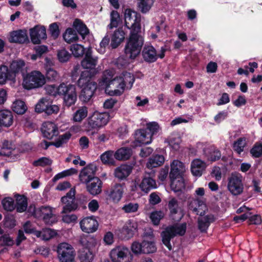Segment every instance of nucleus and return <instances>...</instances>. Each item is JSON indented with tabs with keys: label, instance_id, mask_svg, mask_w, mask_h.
I'll use <instances>...</instances> for the list:
<instances>
[{
	"label": "nucleus",
	"instance_id": "f257e3e1",
	"mask_svg": "<svg viewBox=\"0 0 262 262\" xmlns=\"http://www.w3.org/2000/svg\"><path fill=\"white\" fill-rule=\"evenodd\" d=\"M93 165H89L80 171V181L86 184V190L92 195H96L102 191V182L97 177L94 176Z\"/></svg>",
	"mask_w": 262,
	"mask_h": 262
},
{
	"label": "nucleus",
	"instance_id": "f03ea898",
	"mask_svg": "<svg viewBox=\"0 0 262 262\" xmlns=\"http://www.w3.org/2000/svg\"><path fill=\"white\" fill-rule=\"evenodd\" d=\"M144 39L138 33L130 32L124 49V56L127 59L135 60L140 54Z\"/></svg>",
	"mask_w": 262,
	"mask_h": 262
},
{
	"label": "nucleus",
	"instance_id": "7ed1b4c3",
	"mask_svg": "<svg viewBox=\"0 0 262 262\" xmlns=\"http://www.w3.org/2000/svg\"><path fill=\"white\" fill-rule=\"evenodd\" d=\"M23 77V87L28 90L41 88L46 83L45 76L38 71H33L27 73Z\"/></svg>",
	"mask_w": 262,
	"mask_h": 262
},
{
	"label": "nucleus",
	"instance_id": "20e7f679",
	"mask_svg": "<svg viewBox=\"0 0 262 262\" xmlns=\"http://www.w3.org/2000/svg\"><path fill=\"white\" fill-rule=\"evenodd\" d=\"M171 169L169 173V178L171 182V187L175 192H179L184 187V184L183 182L180 183V186L173 187L174 181L177 179H182L183 172L185 170L184 164L178 160H174L171 163Z\"/></svg>",
	"mask_w": 262,
	"mask_h": 262
},
{
	"label": "nucleus",
	"instance_id": "39448f33",
	"mask_svg": "<svg viewBox=\"0 0 262 262\" xmlns=\"http://www.w3.org/2000/svg\"><path fill=\"white\" fill-rule=\"evenodd\" d=\"M33 215L35 217L41 220L47 226H52L57 221L55 214L53 213L52 207L48 206L33 208Z\"/></svg>",
	"mask_w": 262,
	"mask_h": 262
},
{
	"label": "nucleus",
	"instance_id": "423d86ee",
	"mask_svg": "<svg viewBox=\"0 0 262 262\" xmlns=\"http://www.w3.org/2000/svg\"><path fill=\"white\" fill-rule=\"evenodd\" d=\"M125 27L131 29L130 32L138 33L141 30L140 14L130 9L125 10L124 13Z\"/></svg>",
	"mask_w": 262,
	"mask_h": 262
},
{
	"label": "nucleus",
	"instance_id": "0eeeda50",
	"mask_svg": "<svg viewBox=\"0 0 262 262\" xmlns=\"http://www.w3.org/2000/svg\"><path fill=\"white\" fill-rule=\"evenodd\" d=\"M75 189L71 188L66 195L61 197L60 201L64 204L61 212L67 213L77 210L80 204V201L75 198Z\"/></svg>",
	"mask_w": 262,
	"mask_h": 262
},
{
	"label": "nucleus",
	"instance_id": "6e6552de",
	"mask_svg": "<svg viewBox=\"0 0 262 262\" xmlns=\"http://www.w3.org/2000/svg\"><path fill=\"white\" fill-rule=\"evenodd\" d=\"M243 176L238 172H232L228 178L227 188L233 195H238L243 192Z\"/></svg>",
	"mask_w": 262,
	"mask_h": 262
},
{
	"label": "nucleus",
	"instance_id": "1a4fd4ad",
	"mask_svg": "<svg viewBox=\"0 0 262 262\" xmlns=\"http://www.w3.org/2000/svg\"><path fill=\"white\" fill-rule=\"evenodd\" d=\"M110 256L113 262H131L132 255L129 250L124 246H117L113 249Z\"/></svg>",
	"mask_w": 262,
	"mask_h": 262
},
{
	"label": "nucleus",
	"instance_id": "9d476101",
	"mask_svg": "<svg viewBox=\"0 0 262 262\" xmlns=\"http://www.w3.org/2000/svg\"><path fill=\"white\" fill-rule=\"evenodd\" d=\"M58 257L60 262H73L74 260L75 251L73 247L67 243L58 245L57 249Z\"/></svg>",
	"mask_w": 262,
	"mask_h": 262
},
{
	"label": "nucleus",
	"instance_id": "9b49d317",
	"mask_svg": "<svg viewBox=\"0 0 262 262\" xmlns=\"http://www.w3.org/2000/svg\"><path fill=\"white\" fill-rule=\"evenodd\" d=\"M64 93L60 96H63V105L70 107L74 105L77 101V94L75 85L64 83Z\"/></svg>",
	"mask_w": 262,
	"mask_h": 262
},
{
	"label": "nucleus",
	"instance_id": "f8f14e48",
	"mask_svg": "<svg viewBox=\"0 0 262 262\" xmlns=\"http://www.w3.org/2000/svg\"><path fill=\"white\" fill-rule=\"evenodd\" d=\"M59 110L56 105H52V101L46 98H42L36 104L35 111L37 113H45L47 115L57 114Z\"/></svg>",
	"mask_w": 262,
	"mask_h": 262
},
{
	"label": "nucleus",
	"instance_id": "ddd939ff",
	"mask_svg": "<svg viewBox=\"0 0 262 262\" xmlns=\"http://www.w3.org/2000/svg\"><path fill=\"white\" fill-rule=\"evenodd\" d=\"M110 115L107 113L94 112L88 118V124L92 128H100L107 124Z\"/></svg>",
	"mask_w": 262,
	"mask_h": 262
},
{
	"label": "nucleus",
	"instance_id": "4468645a",
	"mask_svg": "<svg viewBox=\"0 0 262 262\" xmlns=\"http://www.w3.org/2000/svg\"><path fill=\"white\" fill-rule=\"evenodd\" d=\"M150 133L148 134L144 129H138L134 134V141L130 143V146L133 148L142 146L144 144H150L152 141V138L150 136Z\"/></svg>",
	"mask_w": 262,
	"mask_h": 262
},
{
	"label": "nucleus",
	"instance_id": "2eb2a0df",
	"mask_svg": "<svg viewBox=\"0 0 262 262\" xmlns=\"http://www.w3.org/2000/svg\"><path fill=\"white\" fill-rule=\"evenodd\" d=\"M169 217L174 222H179L183 217V210L179 206V202L175 198H171L167 203Z\"/></svg>",
	"mask_w": 262,
	"mask_h": 262
},
{
	"label": "nucleus",
	"instance_id": "dca6fc26",
	"mask_svg": "<svg viewBox=\"0 0 262 262\" xmlns=\"http://www.w3.org/2000/svg\"><path fill=\"white\" fill-rule=\"evenodd\" d=\"M31 42L34 45H39L42 39L47 37L46 28L44 26L36 25L29 30Z\"/></svg>",
	"mask_w": 262,
	"mask_h": 262
},
{
	"label": "nucleus",
	"instance_id": "f3484780",
	"mask_svg": "<svg viewBox=\"0 0 262 262\" xmlns=\"http://www.w3.org/2000/svg\"><path fill=\"white\" fill-rule=\"evenodd\" d=\"M80 228L82 231L90 233L95 232L98 227V223L94 216L83 218L80 222Z\"/></svg>",
	"mask_w": 262,
	"mask_h": 262
},
{
	"label": "nucleus",
	"instance_id": "a211bd4d",
	"mask_svg": "<svg viewBox=\"0 0 262 262\" xmlns=\"http://www.w3.org/2000/svg\"><path fill=\"white\" fill-rule=\"evenodd\" d=\"M96 73L97 71L95 70L93 71L88 70L82 71L77 81L78 86L80 88H82L90 85V83L97 85V83L92 80V77L95 76Z\"/></svg>",
	"mask_w": 262,
	"mask_h": 262
},
{
	"label": "nucleus",
	"instance_id": "6ab92c4d",
	"mask_svg": "<svg viewBox=\"0 0 262 262\" xmlns=\"http://www.w3.org/2000/svg\"><path fill=\"white\" fill-rule=\"evenodd\" d=\"M93 51L91 47L89 48L85 53L84 57L81 61V66L89 71H93L96 70V66L97 63L98 58L94 57L92 56Z\"/></svg>",
	"mask_w": 262,
	"mask_h": 262
},
{
	"label": "nucleus",
	"instance_id": "aec40b11",
	"mask_svg": "<svg viewBox=\"0 0 262 262\" xmlns=\"http://www.w3.org/2000/svg\"><path fill=\"white\" fill-rule=\"evenodd\" d=\"M41 131L44 138L51 140L54 137L57 136L58 134V128L53 122H45L43 123Z\"/></svg>",
	"mask_w": 262,
	"mask_h": 262
},
{
	"label": "nucleus",
	"instance_id": "412c9836",
	"mask_svg": "<svg viewBox=\"0 0 262 262\" xmlns=\"http://www.w3.org/2000/svg\"><path fill=\"white\" fill-rule=\"evenodd\" d=\"M97 88V85L91 83L86 87L80 88L81 90L79 95V99L80 101L83 103L90 102L94 96Z\"/></svg>",
	"mask_w": 262,
	"mask_h": 262
},
{
	"label": "nucleus",
	"instance_id": "4be33fe9",
	"mask_svg": "<svg viewBox=\"0 0 262 262\" xmlns=\"http://www.w3.org/2000/svg\"><path fill=\"white\" fill-rule=\"evenodd\" d=\"M9 41L11 43H24L29 42L26 30H18L10 33Z\"/></svg>",
	"mask_w": 262,
	"mask_h": 262
},
{
	"label": "nucleus",
	"instance_id": "5701e85b",
	"mask_svg": "<svg viewBox=\"0 0 262 262\" xmlns=\"http://www.w3.org/2000/svg\"><path fill=\"white\" fill-rule=\"evenodd\" d=\"M114 81H117L115 86L117 89L114 90H109V88L105 89V92L110 96H119L121 95L125 90V81L123 78L121 76H117L114 78Z\"/></svg>",
	"mask_w": 262,
	"mask_h": 262
},
{
	"label": "nucleus",
	"instance_id": "b1692460",
	"mask_svg": "<svg viewBox=\"0 0 262 262\" xmlns=\"http://www.w3.org/2000/svg\"><path fill=\"white\" fill-rule=\"evenodd\" d=\"M133 166L130 165L122 164L117 167L114 170V176L119 180H125L131 173Z\"/></svg>",
	"mask_w": 262,
	"mask_h": 262
},
{
	"label": "nucleus",
	"instance_id": "393cba45",
	"mask_svg": "<svg viewBox=\"0 0 262 262\" xmlns=\"http://www.w3.org/2000/svg\"><path fill=\"white\" fill-rule=\"evenodd\" d=\"M138 224L133 220H128L122 229L121 233L124 235V238L128 239L134 235L137 232Z\"/></svg>",
	"mask_w": 262,
	"mask_h": 262
},
{
	"label": "nucleus",
	"instance_id": "a878e982",
	"mask_svg": "<svg viewBox=\"0 0 262 262\" xmlns=\"http://www.w3.org/2000/svg\"><path fill=\"white\" fill-rule=\"evenodd\" d=\"M142 55L144 60L148 63H152L157 60L156 50L152 46L145 45L142 51Z\"/></svg>",
	"mask_w": 262,
	"mask_h": 262
},
{
	"label": "nucleus",
	"instance_id": "bb28decb",
	"mask_svg": "<svg viewBox=\"0 0 262 262\" xmlns=\"http://www.w3.org/2000/svg\"><path fill=\"white\" fill-rule=\"evenodd\" d=\"M124 184H116L112 188L108 196L114 202H118L122 197Z\"/></svg>",
	"mask_w": 262,
	"mask_h": 262
},
{
	"label": "nucleus",
	"instance_id": "cd10ccee",
	"mask_svg": "<svg viewBox=\"0 0 262 262\" xmlns=\"http://www.w3.org/2000/svg\"><path fill=\"white\" fill-rule=\"evenodd\" d=\"M125 38V32L122 28H119L112 34L111 37L110 46L112 49H116L119 47Z\"/></svg>",
	"mask_w": 262,
	"mask_h": 262
},
{
	"label": "nucleus",
	"instance_id": "c85d7f7f",
	"mask_svg": "<svg viewBox=\"0 0 262 262\" xmlns=\"http://www.w3.org/2000/svg\"><path fill=\"white\" fill-rule=\"evenodd\" d=\"M13 116L8 110H0V124L2 126L9 127L13 124Z\"/></svg>",
	"mask_w": 262,
	"mask_h": 262
},
{
	"label": "nucleus",
	"instance_id": "c756f323",
	"mask_svg": "<svg viewBox=\"0 0 262 262\" xmlns=\"http://www.w3.org/2000/svg\"><path fill=\"white\" fill-rule=\"evenodd\" d=\"M206 168V164L200 159H196L192 161L191 164V171L193 176L200 177Z\"/></svg>",
	"mask_w": 262,
	"mask_h": 262
},
{
	"label": "nucleus",
	"instance_id": "7c9ffc66",
	"mask_svg": "<svg viewBox=\"0 0 262 262\" xmlns=\"http://www.w3.org/2000/svg\"><path fill=\"white\" fill-rule=\"evenodd\" d=\"M215 221L213 214H208L201 219H198V229L201 232H206L210 224Z\"/></svg>",
	"mask_w": 262,
	"mask_h": 262
},
{
	"label": "nucleus",
	"instance_id": "2f4dec72",
	"mask_svg": "<svg viewBox=\"0 0 262 262\" xmlns=\"http://www.w3.org/2000/svg\"><path fill=\"white\" fill-rule=\"evenodd\" d=\"M172 229L170 228L168 226L162 231L161 236L163 244L168 248L169 250L172 249V246L170 243L171 239L176 236V234H173Z\"/></svg>",
	"mask_w": 262,
	"mask_h": 262
},
{
	"label": "nucleus",
	"instance_id": "473e14b6",
	"mask_svg": "<svg viewBox=\"0 0 262 262\" xmlns=\"http://www.w3.org/2000/svg\"><path fill=\"white\" fill-rule=\"evenodd\" d=\"M15 78V75L11 72L8 67L5 65L0 66V84H5L7 81H11Z\"/></svg>",
	"mask_w": 262,
	"mask_h": 262
},
{
	"label": "nucleus",
	"instance_id": "72a5a7b5",
	"mask_svg": "<svg viewBox=\"0 0 262 262\" xmlns=\"http://www.w3.org/2000/svg\"><path fill=\"white\" fill-rule=\"evenodd\" d=\"M26 63L24 60L22 59L14 60L12 61L9 69L11 72L16 75L19 73H21L23 76L25 73Z\"/></svg>",
	"mask_w": 262,
	"mask_h": 262
},
{
	"label": "nucleus",
	"instance_id": "f704fd0d",
	"mask_svg": "<svg viewBox=\"0 0 262 262\" xmlns=\"http://www.w3.org/2000/svg\"><path fill=\"white\" fill-rule=\"evenodd\" d=\"M141 190L148 193L150 190L157 188L155 180L150 177H145L143 178L139 185Z\"/></svg>",
	"mask_w": 262,
	"mask_h": 262
},
{
	"label": "nucleus",
	"instance_id": "c9c22d12",
	"mask_svg": "<svg viewBox=\"0 0 262 262\" xmlns=\"http://www.w3.org/2000/svg\"><path fill=\"white\" fill-rule=\"evenodd\" d=\"M165 161V158L163 155L154 154L150 157L146 163L148 168L152 169L162 165Z\"/></svg>",
	"mask_w": 262,
	"mask_h": 262
},
{
	"label": "nucleus",
	"instance_id": "e433bc0d",
	"mask_svg": "<svg viewBox=\"0 0 262 262\" xmlns=\"http://www.w3.org/2000/svg\"><path fill=\"white\" fill-rule=\"evenodd\" d=\"M117 81H114L113 74L110 71H105L99 81V84L105 89L109 88L111 85H114Z\"/></svg>",
	"mask_w": 262,
	"mask_h": 262
},
{
	"label": "nucleus",
	"instance_id": "4c0bfd02",
	"mask_svg": "<svg viewBox=\"0 0 262 262\" xmlns=\"http://www.w3.org/2000/svg\"><path fill=\"white\" fill-rule=\"evenodd\" d=\"M80 243L82 246L81 249H89L92 250L97 244L95 238L90 235H83L80 237Z\"/></svg>",
	"mask_w": 262,
	"mask_h": 262
},
{
	"label": "nucleus",
	"instance_id": "58836bf2",
	"mask_svg": "<svg viewBox=\"0 0 262 262\" xmlns=\"http://www.w3.org/2000/svg\"><path fill=\"white\" fill-rule=\"evenodd\" d=\"M16 198V208L17 212L22 213L25 211L28 206L27 198L24 195L17 194L15 195Z\"/></svg>",
	"mask_w": 262,
	"mask_h": 262
},
{
	"label": "nucleus",
	"instance_id": "ea45409f",
	"mask_svg": "<svg viewBox=\"0 0 262 262\" xmlns=\"http://www.w3.org/2000/svg\"><path fill=\"white\" fill-rule=\"evenodd\" d=\"M132 149L129 147H121L116 150L114 157L117 160H126L132 155Z\"/></svg>",
	"mask_w": 262,
	"mask_h": 262
},
{
	"label": "nucleus",
	"instance_id": "a19ab883",
	"mask_svg": "<svg viewBox=\"0 0 262 262\" xmlns=\"http://www.w3.org/2000/svg\"><path fill=\"white\" fill-rule=\"evenodd\" d=\"M73 27L83 38L89 33V30L83 22L78 18L75 19L73 23Z\"/></svg>",
	"mask_w": 262,
	"mask_h": 262
},
{
	"label": "nucleus",
	"instance_id": "79ce46f5",
	"mask_svg": "<svg viewBox=\"0 0 262 262\" xmlns=\"http://www.w3.org/2000/svg\"><path fill=\"white\" fill-rule=\"evenodd\" d=\"M181 139L177 134H171L165 140V143H167L173 149L177 150L180 147Z\"/></svg>",
	"mask_w": 262,
	"mask_h": 262
},
{
	"label": "nucleus",
	"instance_id": "37998d69",
	"mask_svg": "<svg viewBox=\"0 0 262 262\" xmlns=\"http://www.w3.org/2000/svg\"><path fill=\"white\" fill-rule=\"evenodd\" d=\"M94 254L89 249H81L79 251L78 257L81 262H92Z\"/></svg>",
	"mask_w": 262,
	"mask_h": 262
},
{
	"label": "nucleus",
	"instance_id": "c03bdc74",
	"mask_svg": "<svg viewBox=\"0 0 262 262\" xmlns=\"http://www.w3.org/2000/svg\"><path fill=\"white\" fill-rule=\"evenodd\" d=\"M64 82L61 83L58 86L56 87L54 85H49L46 86V90L47 93L51 96L54 97L57 95L61 96L63 94Z\"/></svg>",
	"mask_w": 262,
	"mask_h": 262
},
{
	"label": "nucleus",
	"instance_id": "a18cd8bd",
	"mask_svg": "<svg viewBox=\"0 0 262 262\" xmlns=\"http://www.w3.org/2000/svg\"><path fill=\"white\" fill-rule=\"evenodd\" d=\"M114 154L115 152L112 150H108L102 154L100 156V159L102 162L104 164L109 166L115 165L116 161L114 159Z\"/></svg>",
	"mask_w": 262,
	"mask_h": 262
},
{
	"label": "nucleus",
	"instance_id": "49530a36",
	"mask_svg": "<svg viewBox=\"0 0 262 262\" xmlns=\"http://www.w3.org/2000/svg\"><path fill=\"white\" fill-rule=\"evenodd\" d=\"M13 111L17 114L23 115L27 110V107L24 101L20 100L15 101L11 106Z\"/></svg>",
	"mask_w": 262,
	"mask_h": 262
},
{
	"label": "nucleus",
	"instance_id": "de8ad7c7",
	"mask_svg": "<svg viewBox=\"0 0 262 262\" xmlns=\"http://www.w3.org/2000/svg\"><path fill=\"white\" fill-rule=\"evenodd\" d=\"M63 38L67 42L69 43L78 40L77 32L71 28L67 29L65 33L63 34Z\"/></svg>",
	"mask_w": 262,
	"mask_h": 262
},
{
	"label": "nucleus",
	"instance_id": "09e8293b",
	"mask_svg": "<svg viewBox=\"0 0 262 262\" xmlns=\"http://www.w3.org/2000/svg\"><path fill=\"white\" fill-rule=\"evenodd\" d=\"M207 155L208 158L211 161H215L219 160L221 157V152L220 150L214 146H210L205 150Z\"/></svg>",
	"mask_w": 262,
	"mask_h": 262
},
{
	"label": "nucleus",
	"instance_id": "8fccbe9b",
	"mask_svg": "<svg viewBox=\"0 0 262 262\" xmlns=\"http://www.w3.org/2000/svg\"><path fill=\"white\" fill-rule=\"evenodd\" d=\"M46 70V76H45L46 79V82H54L58 79L59 75L56 70H55L54 69L52 68H48V66H47Z\"/></svg>",
	"mask_w": 262,
	"mask_h": 262
},
{
	"label": "nucleus",
	"instance_id": "3c124183",
	"mask_svg": "<svg viewBox=\"0 0 262 262\" xmlns=\"http://www.w3.org/2000/svg\"><path fill=\"white\" fill-rule=\"evenodd\" d=\"M88 115V108L82 106L79 108L73 115V121L74 122H81Z\"/></svg>",
	"mask_w": 262,
	"mask_h": 262
},
{
	"label": "nucleus",
	"instance_id": "603ef678",
	"mask_svg": "<svg viewBox=\"0 0 262 262\" xmlns=\"http://www.w3.org/2000/svg\"><path fill=\"white\" fill-rule=\"evenodd\" d=\"M246 145V139L244 138H239L233 144V149L235 152L240 155L244 151Z\"/></svg>",
	"mask_w": 262,
	"mask_h": 262
},
{
	"label": "nucleus",
	"instance_id": "864d4df0",
	"mask_svg": "<svg viewBox=\"0 0 262 262\" xmlns=\"http://www.w3.org/2000/svg\"><path fill=\"white\" fill-rule=\"evenodd\" d=\"M142 242V253H152L157 250V247L153 242L143 241Z\"/></svg>",
	"mask_w": 262,
	"mask_h": 262
},
{
	"label": "nucleus",
	"instance_id": "5fc2aeb1",
	"mask_svg": "<svg viewBox=\"0 0 262 262\" xmlns=\"http://www.w3.org/2000/svg\"><path fill=\"white\" fill-rule=\"evenodd\" d=\"M138 7L143 13H146L149 11L152 6L154 0H137Z\"/></svg>",
	"mask_w": 262,
	"mask_h": 262
},
{
	"label": "nucleus",
	"instance_id": "6e6d98bb",
	"mask_svg": "<svg viewBox=\"0 0 262 262\" xmlns=\"http://www.w3.org/2000/svg\"><path fill=\"white\" fill-rule=\"evenodd\" d=\"M170 228L172 229L173 234H176V236L178 235L179 236H183L186 231L187 225L186 223H184L180 225H173L168 226Z\"/></svg>",
	"mask_w": 262,
	"mask_h": 262
},
{
	"label": "nucleus",
	"instance_id": "4d7b16f0",
	"mask_svg": "<svg viewBox=\"0 0 262 262\" xmlns=\"http://www.w3.org/2000/svg\"><path fill=\"white\" fill-rule=\"evenodd\" d=\"M71 134L69 132H67L62 135L59 136L58 138L55 141V146L56 148L61 147L63 144L67 143L71 137Z\"/></svg>",
	"mask_w": 262,
	"mask_h": 262
},
{
	"label": "nucleus",
	"instance_id": "13d9d810",
	"mask_svg": "<svg viewBox=\"0 0 262 262\" xmlns=\"http://www.w3.org/2000/svg\"><path fill=\"white\" fill-rule=\"evenodd\" d=\"M164 217V213L161 210L152 211L149 216V218L155 226L159 225L160 221Z\"/></svg>",
	"mask_w": 262,
	"mask_h": 262
},
{
	"label": "nucleus",
	"instance_id": "bf43d9fd",
	"mask_svg": "<svg viewBox=\"0 0 262 262\" xmlns=\"http://www.w3.org/2000/svg\"><path fill=\"white\" fill-rule=\"evenodd\" d=\"M70 50L75 57H82L85 55V49L79 44H73L70 46Z\"/></svg>",
	"mask_w": 262,
	"mask_h": 262
},
{
	"label": "nucleus",
	"instance_id": "052dcab7",
	"mask_svg": "<svg viewBox=\"0 0 262 262\" xmlns=\"http://www.w3.org/2000/svg\"><path fill=\"white\" fill-rule=\"evenodd\" d=\"M16 220L13 215L8 214L5 216L3 223L6 228L12 229L16 226Z\"/></svg>",
	"mask_w": 262,
	"mask_h": 262
},
{
	"label": "nucleus",
	"instance_id": "680f3d73",
	"mask_svg": "<svg viewBox=\"0 0 262 262\" xmlns=\"http://www.w3.org/2000/svg\"><path fill=\"white\" fill-rule=\"evenodd\" d=\"M14 244V240L9 234L4 233L0 236V245L1 246L12 247Z\"/></svg>",
	"mask_w": 262,
	"mask_h": 262
},
{
	"label": "nucleus",
	"instance_id": "e2e57ef3",
	"mask_svg": "<svg viewBox=\"0 0 262 262\" xmlns=\"http://www.w3.org/2000/svg\"><path fill=\"white\" fill-rule=\"evenodd\" d=\"M120 21L119 13L115 10H113L111 13V23L108 25L110 29H113L118 27Z\"/></svg>",
	"mask_w": 262,
	"mask_h": 262
},
{
	"label": "nucleus",
	"instance_id": "0e129e2a",
	"mask_svg": "<svg viewBox=\"0 0 262 262\" xmlns=\"http://www.w3.org/2000/svg\"><path fill=\"white\" fill-rule=\"evenodd\" d=\"M52 163V160L48 157H41L37 160L33 161L32 164L34 166H41L45 167L46 166L51 165Z\"/></svg>",
	"mask_w": 262,
	"mask_h": 262
},
{
	"label": "nucleus",
	"instance_id": "69168bd1",
	"mask_svg": "<svg viewBox=\"0 0 262 262\" xmlns=\"http://www.w3.org/2000/svg\"><path fill=\"white\" fill-rule=\"evenodd\" d=\"M2 204L5 210L12 211L15 208L14 200L11 198L8 197L4 198L2 201Z\"/></svg>",
	"mask_w": 262,
	"mask_h": 262
},
{
	"label": "nucleus",
	"instance_id": "338daca9",
	"mask_svg": "<svg viewBox=\"0 0 262 262\" xmlns=\"http://www.w3.org/2000/svg\"><path fill=\"white\" fill-rule=\"evenodd\" d=\"M11 144L7 140H5L0 149V156L9 157L11 154Z\"/></svg>",
	"mask_w": 262,
	"mask_h": 262
},
{
	"label": "nucleus",
	"instance_id": "774afa93",
	"mask_svg": "<svg viewBox=\"0 0 262 262\" xmlns=\"http://www.w3.org/2000/svg\"><path fill=\"white\" fill-rule=\"evenodd\" d=\"M252 156L255 158H259L262 155V143H256L250 150Z\"/></svg>",
	"mask_w": 262,
	"mask_h": 262
}]
</instances>
